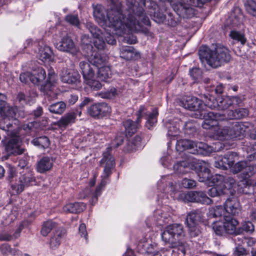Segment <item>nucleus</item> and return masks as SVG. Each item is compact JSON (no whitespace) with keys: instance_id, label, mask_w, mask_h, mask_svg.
<instances>
[{"instance_id":"nucleus-1","label":"nucleus","mask_w":256,"mask_h":256,"mask_svg":"<svg viewBox=\"0 0 256 256\" xmlns=\"http://www.w3.org/2000/svg\"><path fill=\"white\" fill-rule=\"evenodd\" d=\"M138 0L136 4V0H126L127 8L124 13L119 1H112L107 12L102 6L97 5L94 8V16L104 29L111 28L118 34H120L126 26L134 30H142V24L150 26V22L144 10L146 0Z\"/></svg>"},{"instance_id":"nucleus-2","label":"nucleus","mask_w":256,"mask_h":256,"mask_svg":"<svg viewBox=\"0 0 256 256\" xmlns=\"http://www.w3.org/2000/svg\"><path fill=\"white\" fill-rule=\"evenodd\" d=\"M17 108L10 106L8 103L0 112V128L4 131L8 136L10 138L6 148L10 152L20 154L24 149L20 147L19 131L20 129V122L16 118Z\"/></svg>"},{"instance_id":"nucleus-3","label":"nucleus","mask_w":256,"mask_h":256,"mask_svg":"<svg viewBox=\"0 0 256 256\" xmlns=\"http://www.w3.org/2000/svg\"><path fill=\"white\" fill-rule=\"evenodd\" d=\"M106 58L97 52H92L88 56V60L80 62L79 67L82 74L84 82L94 90H100L102 85L96 80V72L99 66L106 64Z\"/></svg>"},{"instance_id":"nucleus-4","label":"nucleus","mask_w":256,"mask_h":256,"mask_svg":"<svg viewBox=\"0 0 256 256\" xmlns=\"http://www.w3.org/2000/svg\"><path fill=\"white\" fill-rule=\"evenodd\" d=\"M198 55L202 62L206 60L210 66L214 68L220 66L230 62L231 58L229 50L220 44H216L214 50H211L205 46H200Z\"/></svg>"},{"instance_id":"nucleus-5","label":"nucleus","mask_w":256,"mask_h":256,"mask_svg":"<svg viewBox=\"0 0 256 256\" xmlns=\"http://www.w3.org/2000/svg\"><path fill=\"white\" fill-rule=\"evenodd\" d=\"M157 108H154L151 112H146L144 106H140L138 111V118L136 121L134 122L131 120H127L123 122L125 128L126 136H131L134 134L139 128L140 123L141 122V118L144 117L146 122V126L148 129H150L157 122V116H158Z\"/></svg>"},{"instance_id":"nucleus-6","label":"nucleus","mask_w":256,"mask_h":256,"mask_svg":"<svg viewBox=\"0 0 256 256\" xmlns=\"http://www.w3.org/2000/svg\"><path fill=\"white\" fill-rule=\"evenodd\" d=\"M112 147L107 148L106 151L103 153V157L100 161V164L104 168L102 176V180L98 186H97L92 199L97 202L98 196L101 194V192L107 183L106 178L112 173V170L115 166V162L114 156L111 154Z\"/></svg>"},{"instance_id":"nucleus-7","label":"nucleus","mask_w":256,"mask_h":256,"mask_svg":"<svg viewBox=\"0 0 256 256\" xmlns=\"http://www.w3.org/2000/svg\"><path fill=\"white\" fill-rule=\"evenodd\" d=\"M184 228L182 224H174L166 226L162 233V238L165 243L176 246L180 244V240L184 236Z\"/></svg>"},{"instance_id":"nucleus-8","label":"nucleus","mask_w":256,"mask_h":256,"mask_svg":"<svg viewBox=\"0 0 256 256\" xmlns=\"http://www.w3.org/2000/svg\"><path fill=\"white\" fill-rule=\"evenodd\" d=\"M232 170L234 173L242 172L244 178H248L256 172V154L250 156V159L248 161H240L236 163Z\"/></svg>"},{"instance_id":"nucleus-9","label":"nucleus","mask_w":256,"mask_h":256,"mask_svg":"<svg viewBox=\"0 0 256 256\" xmlns=\"http://www.w3.org/2000/svg\"><path fill=\"white\" fill-rule=\"evenodd\" d=\"M212 184L218 186L224 194L233 195L235 192V180L232 177L216 174L212 178Z\"/></svg>"},{"instance_id":"nucleus-10","label":"nucleus","mask_w":256,"mask_h":256,"mask_svg":"<svg viewBox=\"0 0 256 256\" xmlns=\"http://www.w3.org/2000/svg\"><path fill=\"white\" fill-rule=\"evenodd\" d=\"M62 38L60 42H54L55 47L59 50L70 52L75 55L78 52V50L75 46L72 40L65 32L62 34Z\"/></svg>"},{"instance_id":"nucleus-11","label":"nucleus","mask_w":256,"mask_h":256,"mask_svg":"<svg viewBox=\"0 0 256 256\" xmlns=\"http://www.w3.org/2000/svg\"><path fill=\"white\" fill-rule=\"evenodd\" d=\"M35 182V179L32 172L26 169L25 172L22 174L18 181L14 184L12 185V188L17 194L22 192L26 187L32 186Z\"/></svg>"},{"instance_id":"nucleus-12","label":"nucleus","mask_w":256,"mask_h":256,"mask_svg":"<svg viewBox=\"0 0 256 256\" xmlns=\"http://www.w3.org/2000/svg\"><path fill=\"white\" fill-rule=\"evenodd\" d=\"M182 196L184 200L187 202L210 204L212 202L206 194L202 191H190L183 194Z\"/></svg>"},{"instance_id":"nucleus-13","label":"nucleus","mask_w":256,"mask_h":256,"mask_svg":"<svg viewBox=\"0 0 256 256\" xmlns=\"http://www.w3.org/2000/svg\"><path fill=\"white\" fill-rule=\"evenodd\" d=\"M237 158L238 155L236 152H228L224 156H218L214 162V166L220 169L226 170L234 166Z\"/></svg>"},{"instance_id":"nucleus-14","label":"nucleus","mask_w":256,"mask_h":256,"mask_svg":"<svg viewBox=\"0 0 256 256\" xmlns=\"http://www.w3.org/2000/svg\"><path fill=\"white\" fill-rule=\"evenodd\" d=\"M204 122L202 127L206 130H210L218 124V121L224 120L225 116L220 113L209 112L204 114Z\"/></svg>"},{"instance_id":"nucleus-15","label":"nucleus","mask_w":256,"mask_h":256,"mask_svg":"<svg viewBox=\"0 0 256 256\" xmlns=\"http://www.w3.org/2000/svg\"><path fill=\"white\" fill-rule=\"evenodd\" d=\"M180 106L190 110H202V102L198 98L190 96H184L179 102Z\"/></svg>"},{"instance_id":"nucleus-16","label":"nucleus","mask_w":256,"mask_h":256,"mask_svg":"<svg viewBox=\"0 0 256 256\" xmlns=\"http://www.w3.org/2000/svg\"><path fill=\"white\" fill-rule=\"evenodd\" d=\"M111 112L110 107L105 102H100L92 105L88 108V114L94 118L106 116Z\"/></svg>"},{"instance_id":"nucleus-17","label":"nucleus","mask_w":256,"mask_h":256,"mask_svg":"<svg viewBox=\"0 0 256 256\" xmlns=\"http://www.w3.org/2000/svg\"><path fill=\"white\" fill-rule=\"evenodd\" d=\"M250 124L248 122H234L229 126L230 138H241L244 136L246 130Z\"/></svg>"},{"instance_id":"nucleus-18","label":"nucleus","mask_w":256,"mask_h":256,"mask_svg":"<svg viewBox=\"0 0 256 256\" xmlns=\"http://www.w3.org/2000/svg\"><path fill=\"white\" fill-rule=\"evenodd\" d=\"M62 82L68 84L78 85L80 82V76L78 72L72 69L64 68L60 74Z\"/></svg>"},{"instance_id":"nucleus-19","label":"nucleus","mask_w":256,"mask_h":256,"mask_svg":"<svg viewBox=\"0 0 256 256\" xmlns=\"http://www.w3.org/2000/svg\"><path fill=\"white\" fill-rule=\"evenodd\" d=\"M174 170L178 174H184L190 172L191 170L196 168L194 162L188 159L184 160L178 162L174 165Z\"/></svg>"},{"instance_id":"nucleus-20","label":"nucleus","mask_w":256,"mask_h":256,"mask_svg":"<svg viewBox=\"0 0 256 256\" xmlns=\"http://www.w3.org/2000/svg\"><path fill=\"white\" fill-rule=\"evenodd\" d=\"M226 211L232 216L238 215L241 210V207L238 199L232 197L228 198L224 204Z\"/></svg>"},{"instance_id":"nucleus-21","label":"nucleus","mask_w":256,"mask_h":256,"mask_svg":"<svg viewBox=\"0 0 256 256\" xmlns=\"http://www.w3.org/2000/svg\"><path fill=\"white\" fill-rule=\"evenodd\" d=\"M204 212L202 208L192 210L188 213L186 218V224H198L204 218Z\"/></svg>"},{"instance_id":"nucleus-22","label":"nucleus","mask_w":256,"mask_h":256,"mask_svg":"<svg viewBox=\"0 0 256 256\" xmlns=\"http://www.w3.org/2000/svg\"><path fill=\"white\" fill-rule=\"evenodd\" d=\"M126 28L130 30L135 32H144V33H146L148 32V30L146 28H143L142 26V30H132L128 26H126L124 29V30L122 31V33L120 34H116V31L113 28H110L108 27H106V30H106V35L104 36L106 41L107 42L108 44H111V45L115 44H116V40L114 38L113 34H115L118 36H121L124 33V32L126 31Z\"/></svg>"},{"instance_id":"nucleus-23","label":"nucleus","mask_w":256,"mask_h":256,"mask_svg":"<svg viewBox=\"0 0 256 256\" xmlns=\"http://www.w3.org/2000/svg\"><path fill=\"white\" fill-rule=\"evenodd\" d=\"M120 56L128 60H136L140 58V54L132 46H122L120 48Z\"/></svg>"},{"instance_id":"nucleus-24","label":"nucleus","mask_w":256,"mask_h":256,"mask_svg":"<svg viewBox=\"0 0 256 256\" xmlns=\"http://www.w3.org/2000/svg\"><path fill=\"white\" fill-rule=\"evenodd\" d=\"M54 160L52 157L43 156L38 162L36 169L40 173H44L51 170L53 166Z\"/></svg>"},{"instance_id":"nucleus-25","label":"nucleus","mask_w":256,"mask_h":256,"mask_svg":"<svg viewBox=\"0 0 256 256\" xmlns=\"http://www.w3.org/2000/svg\"><path fill=\"white\" fill-rule=\"evenodd\" d=\"M66 234L65 230L62 228H59L55 230L50 238L49 242L50 247L52 249L57 248L61 243L62 238Z\"/></svg>"},{"instance_id":"nucleus-26","label":"nucleus","mask_w":256,"mask_h":256,"mask_svg":"<svg viewBox=\"0 0 256 256\" xmlns=\"http://www.w3.org/2000/svg\"><path fill=\"white\" fill-rule=\"evenodd\" d=\"M224 228L225 234H237L236 226L238 222L235 218L230 216H224V222L222 223Z\"/></svg>"},{"instance_id":"nucleus-27","label":"nucleus","mask_w":256,"mask_h":256,"mask_svg":"<svg viewBox=\"0 0 256 256\" xmlns=\"http://www.w3.org/2000/svg\"><path fill=\"white\" fill-rule=\"evenodd\" d=\"M216 150V148L214 149L213 146H210L204 142H196L195 149H193L191 151L194 154L208 155Z\"/></svg>"},{"instance_id":"nucleus-28","label":"nucleus","mask_w":256,"mask_h":256,"mask_svg":"<svg viewBox=\"0 0 256 256\" xmlns=\"http://www.w3.org/2000/svg\"><path fill=\"white\" fill-rule=\"evenodd\" d=\"M214 130V136L220 140H230L229 126L220 128L218 125L212 129Z\"/></svg>"},{"instance_id":"nucleus-29","label":"nucleus","mask_w":256,"mask_h":256,"mask_svg":"<svg viewBox=\"0 0 256 256\" xmlns=\"http://www.w3.org/2000/svg\"><path fill=\"white\" fill-rule=\"evenodd\" d=\"M77 113L72 112L62 116L57 122V125L60 128H65L68 124L74 122Z\"/></svg>"},{"instance_id":"nucleus-30","label":"nucleus","mask_w":256,"mask_h":256,"mask_svg":"<svg viewBox=\"0 0 256 256\" xmlns=\"http://www.w3.org/2000/svg\"><path fill=\"white\" fill-rule=\"evenodd\" d=\"M86 206L83 202L70 203L65 205L63 212L66 213H80L86 209Z\"/></svg>"},{"instance_id":"nucleus-31","label":"nucleus","mask_w":256,"mask_h":256,"mask_svg":"<svg viewBox=\"0 0 256 256\" xmlns=\"http://www.w3.org/2000/svg\"><path fill=\"white\" fill-rule=\"evenodd\" d=\"M226 113L227 118L229 119H240L248 116V111L246 108H239L234 110H228Z\"/></svg>"},{"instance_id":"nucleus-32","label":"nucleus","mask_w":256,"mask_h":256,"mask_svg":"<svg viewBox=\"0 0 256 256\" xmlns=\"http://www.w3.org/2000/svg\"><path fill=\"white\" fill-rule=\"evenodd\" d=\"M243 239L240 242V240L241 239L239 237H237L234 238V240L238 245L236 248L234 252L233 255L234 256H246L249 254L248 250H246L245 248H244L242 246V244H244L246 241V239L243 238Z\"/></svg>"},{"instance_id":"nucleus-33","label":"nucleus","mask_w":256,"mask_h":256,"mask_svg":"<svg viewBox=\"0 0 256 256\" xmlns=\"http://www.w3.org/2000/svg\"><path fill=\"white\" fill-rule=\"evenodd\" d=\"M198 181L203 182H208L210 181L212 183V178L210 170L206 167H202L201 170L198 173Z\"/></svg>"},{"instance_id":"nucleus-34","label":"nucleus","mask_w":256,"mask_h":256,"mask_svg":"<svg viewBox=\"0 0 256 256\" xmlns=\"http://www.w3.org/2000/svg\"><path fill=\"white\" fill-rule=\"evenodd\" d=\"M96 71L98 72L96 78H98L101 80L106 81L112 75L110 68L108 66H101Z\"/></svg>"},{"instance_id":"nucleus-35","label":"nucleus","mask_w":256,"mask_h":256,"mask_svg":"<svg viewBox=\"0 0 256 256\" xmlns=\"http://www.w3.org/2000/svg\"><path fill=\"white\" fill-rule=\"evenodd\" d=\"M66 104L63 102L52 104L48 106L49 111L52 114H61L65 110Z\"/></svg>"},{"instance_id":"nucleus-36","label":"nucleus","mask_w":256,"mask_h":256,"mask_svg":"<svg viewBox=\"0 0 256 256\" xmlns=\"http://www.w3.org/2000/svg\"><path fill=\"white\" fill-rule=\"evenodd\" d=\"M196 142L189 140H178L176 144V146L182 148L183 150H188L190 153L192 154V150L195 149L196 146Z\"/></svg>"},{"instance_id":"nucleus-37","label":"nucleus","mask_w":256,"mask_h":256,"mask_svg":"<svg viewBox=\"0 0 256 256\" xmlns=\"http://www.w3.org/2000/svg\"><path fill=\"white\" fill-rule=\"evenodd\" d=\"M57 227V224L52 220H48L44 222L42 224L40 233L46 236L51 232V230Z\"/></svg>"},{"instance_id":"nucleus-38","label":"nucleus","mask_w":256,"mask_h":256,"mask_svg":"<svg viewBox=\"0 0 256 256\" xmlns=\"http://www.w3.org/2000/svg\"><path fill=\"white\" fill-rule=\"evenodd\" d=\"M54 54L51 48L45 46L40 50V57L42 60L50 61L52 60Z\"/></svg>"},{"instance_id":"nucleus-39","label":"nucleus","mask_w":256,"mask_h":256,"mask_svg":"<svg viewBox=\"0 0 256 256\" xmlns=\"http://www.w3.org/2000/svg\"><path fill=\"white\" fill-rule=\"evenodd\" d=\"M254 230V226L251 222H244L242 224L241 226L237 228V234H243L244 232L251 234Z\"/></svg>"},{"instance_id":"nucleus-40","label":"nucleus","mask_w":256,"mask_h":256,"mask_svg":"<svg viewBox=\"0 0 256 256\" xmlns=\"http://www.w3.org/2000/svg\"><path fill=\"white\" fill-rule=\"evenodd\" d=\"M32 143L40 148H46L50 145V140L46 136H40L32 140Z\"/></svg>"},{"instance_id":"nucleus-41","label":"nucleus","mask_w":256,"mask_h":256,"mask_svg":"<svg viewBox=\"0 0 256 256\" xmlns=\"http://www.w3.org/2000/svg\"><path fill=\"white\" fill-rule=\"evenodd\" d=\"M237 12V14L234 12L231 14L230 17V24L234 26H238L240 24L242 23L244 16L240 12V10L239 9L236 10Z\"/></svg>"},{"instance_id":"nucleus-42","label":"nucleus","mask_w":256,"mask_h":256,"mask_svg":"<svg viewBox=\"0 0 256 256\" xmlns=\"http://www.w3.org/2000/svg\"><path fill=\"white\" fill-rule=\"evenodd\" d=\"M230 96H218V110H224L232 106Z\"/></svg>"},{"instance_id":"nucleus-43","label":"nucleus","mask_w":256,"mask_h":256,"mask_svg":"<svg viewBox=\"0 0 256 256\" xmlns=\"http://www.w3.org/2000/svg\"><path fill=\"white\" fill-rule=\"evenodd\" d=\"M86 28L91 33L94 38H98V37L103 34L101 30L90 22H87L86 23Z\"/></svg>"},{"instance_id":"nucleus-44","label":"nucleus","mask_w":256,"mask_h":256,"mask_svg":"<svg viewBox=\"0 0 256 256\" xmlns=\"http://www.w3.org/2000/svg\"><path fill=\"white\" fill-rule=\"evenodd\" d=\"M118 94L117 90L114 88H112L110 90L100 92L99 96L102 98H112Z\"/></svg>"},{"instance_id":"nucleus-45","label":"nucleus","mask_w":256,"mask_h":256,"mask_svg":"<svg viewBox=\"0 0 256 256\" xmlns=\"http://www.w3.org/2000/svg\"><path fill=\"white\" fill-rule=\"evenodd\" d=\"M56 82V76L54 73L48 74V80L44 86V90L46 92L51 91Z\"/></svg>"},{"instance_id":"nucleus-46","label":"nucleus","mask_w":256,"mask_h":256,"mask_svg":"<svg viewBox=\"0 0 256 256\" xmlns=\"http://www.w3.org/2000/svg\"><path fill=\"white\" fill-rule=\"evenodd\" d=\"M230 37L234 40H236L237 42H240L241 44L244 45L246 42V38L244 37V34L240 32L232 30L230 34Z\"/></svg>"},{"instance_id":"nucleus-47","label":"nucleus","mask_w":256,"mask_h":256,"mask_svg":"<svg viewBox=\"0 0 256 256\" xmlns=\"http://www.w3.org/2000/svg\"><path fill=\"white\" fill-rule=\"evenodd\" d=\"M245 8L248 13L256 17V0H250L245 4Z\"/></svg>"},{"instance_id":"nucleus-48","label":"nucleus","mask_w":256,"mask_h":256,"mask_svg":"<svg viewBox=\"0 0 256 256\" xmlns=\"http://www.w3.org/2000/svg\"><path fill=\"white\" fill-rule=\"evenodd\" d=\"M142 138L140 136H135L134 138L130 140V144H132V146L130 148H127L128 152H133L134 150H136L138 148L141 146Z\"/></svg>"},{"instance_id":"nucleus-49","label":"nucleus","mask_w":256,"mask_h":256,"mask_svg":"<svg viewBox=\"0 0 256 256\" xmlns=\"http://www.w3.org/2000/svg\"><path fill=\"white\" fill-rule=\"evenodd\" d=\"M188 228V232L190 236L192 238L198 236L200 233L198 224H186Z\"/></svg>"},{"instance_id":"nucleus-50","label":"nucleus","mask_w":256,"mask_h":256,"mask_svg":"<svg viewBox=\"0 0 256 256\" xmlns=\"http://www.w3.org/2000/svg\"><path fill=\"white\" fill-rule=\"evenodd\" d=\"M173 250L172 252V256H175L176 252H178V256H184L186 254V250L184 243L180 240V244L176 246H172Z\"/></svg>"},{"instance_id":"nucleus-51","label":"nucleus","mask_w":256,"mask_h":256,"mask_svg":"<svg viewBox=\"0 0 256 256\" xmlns=\"http://www.w3.org/2000/svg\"><path fill=\"white\" fill-rule=\"evenodd\" d=\"M212 228L217 235L222 236L225 234L223 224L221 222H213Z\"/></svg>"},{"instance_id":"nucleus-52","label":"nucleus","mask_w":256,"mask_h":256,"mask_svg":"<svg viewBox=\"0 0 256 256\" xmlns=\"http://www.w3.org/2000/svg\"><path fill=\"white\" fill-rule=\"evenodd\" d=\"M190 74L194 82H198L202 78V72L199 68H192L190 70Z\"/></svg>"},{"instance_id":"nucleus-53","label":"nucleus","mask_w":256,"mask_h":256,"mask_svg":"<svg viewBox=\"0 0 256 256\" xmlns=\"http://www.w3.org/2000/svg\"><path fill=\"white\" fill-rule=\"evenodd\" d=\"M65 20L70 24L76 26H78L80 24V22L77 14H68L66 16Z\"/></svg>"},{"instance_id":"nucleus-54","label":"nucleus","mask_w":256,"mask_h":256,"mask_svg":"<svg viewBox=\"0 0 256 256\" xmlns=\"http://www.w3.org/2000/svg\"><path fill=\"white\" fill-rule=\"evenodd\" d=\"M206 106L210 109H217L218 110V97L214 98L213 96H210V98L206 101Z\"/></svg>"},{"instance_id":"nucleus-55","label":"nucleus","mask_w":256,"mask_h":256,"mask_svg":"<svg viewBox=\"0 0 256 256\" xmlns=\"http://www.w3.org/2000/svg\"><path fill=\"white\" fill-rule=\"evenodd\" d=\"M94 44L98 50H103L106 46L105 41L103 38V34L94 38Z\"/></svg>"},{"instance_id":"nucleus-56","label":"nucleus","mask_w":256,"mask_h":256,"mask_svg":"<svg viewBox=\"0 0 256 256\" xmlns=\"http://www.w3.org/2000/svg\"><path fill=\"white\" fill-rule=\"evenodd\" d=\"M181 185L186 188H192L196 186V182L194 180L184 178L182 180Z\"/></svg>"},{"instance_id":"nucleus-57","label":"nucleus","mask_w":256,"mask_h":256,"mask_svg":"<svg viewBox=\"0 0 256 256\" xmlns=\"http://www.w3.org/2000/svg\"><path fill=\"white\" fill-rule=\"evenodd\" d=\"M214 186L210 188L208 190V194L211 197H215L222 194V190L218 188V186L214 184Z\"/></svg>"},{"instance_id":"nucleus-58","label":"nucleus","mask_w":256,"mask_h":256,"mask_svg":"<svg viewBox=\"0 0 256 256\" xmlns=\"http://www.w3.org/2000/svg\"><path fill=\"white\" fill-rule=\"evenodd\" d=\"M122 42L128 44H134L137 42V39L132 34H128L124 37Z\"/></svg>"},{"instance_id":"nucleus-59","label":"nucleus","mask_w":256,"mask_h":256,"mask_svg":"<svg viewBox=\"0 0 256 256\" xmlns=\"http://www.w3.org/2000/svg\"><path fill=\"white\" fill-rule=\"evenodd\" d=\"M124 137L122 134L120 136H117L115 139L112 142V146L117 148L122 145L124 142Z\"/></svg>"},{"instance_id":"nucleus-60","label":"nucleus","mask_w":256,"mask_h":256,"mask_svg":"<svg viewBox=\"0 0 256 256\" xmlns=\"http://www.w3.org/2000/svg\"><path fill=\"white\" fill-rule=\"evenodd\" d=\"M34 72H36V76L40 82H42L46 78V71L42 68H38L37 70Z\"/></svg>"},{"instance_id":"nucleus-61","label":"nucleus","mask_w":256,"mask_h":256,"mask_svg":"<svg viewBox=\"0 0 256 256\" xmlns=\"http://www.w3.org/2000/svg\"><path fill=\"white\" fill-rule=\"evenodd\" d=\"M28 98L23 92H20L16 96V100L22 105L27 104Z\"/></svg>"},{"instance_id":"nucleus-62","label":"nucleus","mask_w":256,"mask_h":256,"mask_svg":"<svg viewBox=\"0 0 256 256\" xmlns=\"http://www.w3.org/2000/svg\"><path fill=\"white\" fill-rule=\"evenodd\" d=\"M166 19L165 15L160 12H154V20L158 22L161 23L164 20Z\"/></svg>"},{"instance_id":"nucleus-63","label":"nucleus","mask_w":256,"mask_h":256,"mask_svg":"<svg viewBox=\"0 0 256 256\" xmlns=\"http://www.w3.org/2000/svg\"><path fill=\"white\" fill-rule=\"evenodd\" d=\"M223 209L221 206H216V208L210 210V214L212 215L214 217L220 216L222 214Z\"/></svg>"},{"instance_id":"nucleus-64","label":"nucleus","mask_w":256,"mask_h":256,"mask_svg":"<svg viewBox=\"0 0 256 256\" xmlns=\"http://www.w3.org/2000/svg\"><path fill=\"white\" fill-rule=\"evenodd\" d=\"M30 72H26L22 73L20 76V80L24 83L26 84L30 80Z\"/></svg>"}]
</instances>
